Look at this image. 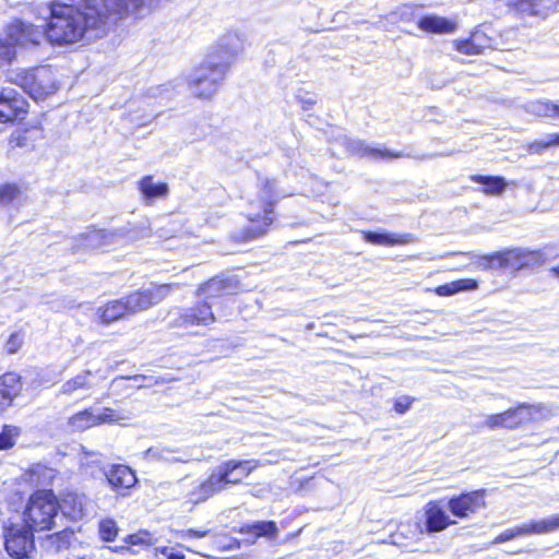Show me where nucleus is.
Instances as JSON below:
<instances>
[{
    "label": "nucleus",
    "mask_w": 559,
    "mask_h": 559,
    "mask_svg": "<svg viewBox=\"0 0 559 559\" xmlns=\"http://www.w3.org/2000/svg\"><path fill=\"white\" fill-rule=\"evenodd\" d=\"M160 0H53L45 26L47 40L67 46L105 36L128 13L159 4Z\"/></svg>",
    "instance_id": "obj_1"
},
{
    "label": "nucleus",
    "mask_w": 559,
    "mask_h": 559,
    "mask_svg": "<svg viewBox=\"0 0 559 559\" xmlns=\"http://www.w3.org/2000/svg\"><path fill=\"white\" fill-rule=\"evenodd\" d=\"M237 55V49L224 46L215 48L199 67L187 76L190 93L209 99L214 96Z\"/></svg>",
    "instance_id": "obj_2"
},
{
    "label": "nucleus",
    "mask_w": 559,
    "mask_h": 559,
    "mask_svg": "<svg viewBox=\"0 0 559 559\" xmlns=\"http://www.w3.org/2000/svg\"><path fill=\"white\" fill-rule=\"evenodd\" d=\"M280 199L274 179H259L257 194L249 200L246 209L249 226L236 238L245 241L264 235L274 222V206Z\"/></svg>",
    "instance_id": "obj_3"
},
{
    "label": "nucleus",
    "mask_w": 559,
    "mask_h": 559,
    "mask_svg": "<svg viewBox=\"0 0 559 559\" xmlns=\"http://www.w3.org/2000/svg\"><path fill=\"white\" fill-rule=\"evenodd\" d=\"M257 467L252 460H229L217 466L202 481H194L187 491V499L193 504L206 501L209 498L226 489L227 485H237Z\"/></svg>",
    "instance_id": "obj_4"
},
{
    "label": "nucleus",
    "mask_w": 559,
    "mask_h": 559,
    "mask_svg": "<svg viewBox=\"0 0 559 559\" xmlns=\"http://www.w3.org/2000/svg\"><path fill=\"white\" fill-rule=\"evenodd\" d=\"M58 511V500L51 491H37L29 498L23 522L35 532L51 530Z\"/></svg>",
    "instance_id": "obj_5"
},
{
    "label": "nucleus",
    "mask_w": 559,
    "mask_h": 559,
    "mask_svg": "<svg viewBox=\"0 0 559 559\" xmlns=\"http://www.w3.org/2000/svg\"><path fill=\"white\" fill-rule=\"evenodd\" d=\"M10 81L21 86L34 99H40L58 90L55 73L48 67L15 71Z\"/></svg>",
    "instance_id": "obj_6"
},
{
    "label": "nucleus",
    "mask_w": 559,
    "mask_h": 559,
    "mask_svg": "<svg viewBox=\"0 0 559 559\" xmlns=\"http://www.w3.org/2000/svg\"><path fill=\"white\" fill-rule=\"evenodd\" d=\"M170 289V285H160L154 290L133 293L122 299L112 300L104 306L102 314H130L146 311L153 304L160 301Z\"/></svg>",
    "instance_id": "obj_7"
},
{
    "label": "nucleus",
    "mask_w": 559,
    "mask_h": 559,
    "mask_svg": "<svg viewBox=\"0 0 559 559\" xmlns=\"http://www.w3.org/2000/svg\"><path fill=\"white\" fill-rule=\"evenodd\" d=\"M35 532L25 522L9 523L3 526L4 547L15 559H24L35 550Z\"/></svg>",
    "instance_id": "obj_8"
},
{
    "label": "nucleus",
    "mask_w": 559,
    "mask_h": 559,
    "mask_svg": "<svg viewBox=\"0 0 559 559\" xmlns=\"http://www.w3.org/2000/svg\"><path fill=\"white\" fill-rule=\"evenodd\" d=\"M542 406L521 404L515 408L499 414L487 416L484 426L495 430L498 428L513 429L532 419L535 411H540Z\"/></svg>",
    "instance_id": "obj_9"
},
{
    "label": "nucleus",
    "mask_w": 559,
    "mask_h": 559,
    "mask_svg": "<svg viewBox=\"0 0 559 559\" xmlns=\"http://www.w3.org/2000/svg\"><path fill=\"white\" fill-rule=\"evenodd\" d=\"M5 35L15 50L16 47L37 46L46 36L45 28L22 21L10 23L5 27Z\"/></svg>",
    "instance_id": "obj_10"
},
{
    "label": "nucleus",
    "mask_w": 559,
    "mask_h": 559,
    "mask_svg": "<svg viewBox=\"0 0 559 559\" xmlns=\"http://www.w3.org/2000/svg\"><path fill=\"white\" fill-rule=\"evenodd\" d=\"M485 490H474L452 497L448 501V509L452 515L466 519L485 508Z\"/></svg>",
    "instance_id": "obj_11"
},
{
    "label": "nucleus",
    "mask_w": 559,
    "mask_h": 559,
    "mask_svg": "<svg viewBox=\"0 0 559 559\" xmlns=\"http://www.w3.org/2000/svg\"><path fill=\"white\" fill-rule=\"evenodd\" d=\"M26 112V102L14 90L0 88V123L20 119Z\"/></svg>",
    "instance_id": "obj_12"
},
{
    "label": "nucleus",
    "mask_w": 559,
    "mask_h": 559,
    "mask_svg": "<svg viewBox=\"0 0 559 559\" xmlns=\"http://www.w3.org/2000/svg\"><path fill=\"white\" fill-rule=\"evenodd\" d=\"M103 477L106 478L109 487L121 496H126L127 490L132 488L138 481L135 473L123 464L107 466Z\"/></svg>",
    "instance_id": "obj_13"
},
{
    "label": "nucleus",
    "mask_w": 559,
    "mask_h": 559,
    "mask_svg": "<svg viewBox=\"0 0 559 559\" xmlns=\"http://www.w3.org/2000/svg\"><path fill=\"white\" fill-rule=\"evenodd\" d=\"M343 145L345 146L348 153L359 157H367L370 159H390L400 158L403 156L402 153H395L380 146L368 145L359 139L345 136L343 139Z\"/></svg>",
    "instance_id": "obj_14"
},
{
    "label": "nucleus",
    "mask_w": 559,
    "mask_h": 559,
    "mask_svg": "<svg viewBox=\"0 0 559 559\" xmlns=\"http://www.w3.org/2000/svg\"><path fill=\"white\" fill-rule=\"evenodd\" d=\"M91 500L84 495L74 491L66 492L58 509L62 514L73 521L82 520L88 515Z\"/></svg>",
    "instance_id": "obj_15"
},
{
    "label": "nucleus",
    "mask_w": 559,
    "mask_h": 559,
    "mask_svg": "<svg viewBox=\"0 0 559 559\" xmlns=\"http://www.w3.org/2000/svg\"><path fill=\"white\" fill-rule=\"evenodd\" d=\"M556 0H508L509 8L522 16L545 17L556 8Z\"/></svg>",
    "instance_id": "obj_16"
},
{
    "label": "nucleus",
    "mask_w": 559,
    "mask_h": 559,
    "mask_svg": "<svg viewBox=\"0 0 559 559\" xmlns=\"http://www.w3.org/2000/svg\"><path fill=\"white\" fill-rule=\"evenodd\" d=\"M22 391L21 377L14 372H8L0 377V414L12 406Z\"/></svg>",
    "instance_id": "obj_17"
},
{
    "label": "nucleus",
    "mask_w": 559,
    "mask_h": 559,
    "mask_svg": "<svg viewBox=\"0 0 559 559\" xmlns=\"http://www.w3.org/2000/svg\"><path fill=\"white\" fill-rule=\"evenodd\" d=\"M455 49L464 55H479L484 49L491 46V39L485 32L476 29L466 39H456L453 41Z\"/></svg>",
    "instance_id": "obj_18"
},
{
    "label": "nucleus",
    "mask_w": 559,
    "mask_h": 559,
    "mask_svg": "<svg viewBox=\"0 0 559 559\" xmlns=\"http://www.w3.org/2000/svg\"><path fill=\"white\" fill-rule=\"evenodd\" d=\"M490 259L492 262H497L500 267L520 270L527 266L533 261V253L522 251L520 249H513L497 253Z\"/></svg>",
    "instance_id": "obj_19"
},
{
    "label": "nucleus",
    "mask_w": 559,
    "mask_h": 559,
    "mask_svg": "<svg viewBox=\"0 0 559 559\" xmlns=\"http://www.w3.org/2000/svg\"><path fill=\"white\" fill-rule=\"evenodd\" d=\"M136 186L146 204L152 203L155 199H165L169 193L168 185L164 181L155 180L151 175L141 178Z\"/></svg>",
    "instance_id": "obj_20"
},
{
    "label": "nucleus",
    "mask_w": 559,
    "mask_h": 559,
    "mask_svg": "<svg viewBox=\"0 0 559 559\" xmlns=\"http://www.w3.org/2000/svg\"><path fill=\"white\" fill-rule=\"evenodd\" d=\"M146 457L154 462L167 464L187 463L191 455L183 449L168 447H153L146 451Z\"/></svg>",
    "instance_id": "obj_21"
},
{
    "label": "nucleus",
    "mask_w": 559,
    "mask_h": 559,
    "mask_svg": "<svg viewBox=\"0 0 559 559\" xmlns=\"http://www.w3.org/2000/svg\"><path fill=\"white\" fill-rule=\"evenodd\" d=\"M426 515V530L429 533L441 532L454 524L455 522L450 520L444 509L437 502H429L425 510Z\"/></svg>",
    "instance_id": "obj_22"
},
{
    "label": "nucleus",
    "mask_w": 559,
    "mask_h": 559,
    "mask_svg": "<svg viewBox=\"0 0 559 559\" xmlns=\"http://www.w3.org/2000/svg\"><path fill=\"white\" fill-rule=\"evenodd\" d=\"M362 236L367 242L380 246L403 245L412 241V236L409 234L396 235L386 233L362 231Z\"/></svg>",
    "instance_id": "obj_23"
},
{
    "label": "nucleus",
    "mask_w": 559,
    "mask_h": 559,
    "mask_svg": "<svg viewBox=\"0 0 559 559\" xmlns=\"http://www.w3.org/2000/svg\"><path fill=\"white\" fill-rule=\"evenodd\" d=\"M418 27L428 33H452L455 29V23L437 15H428L418 21Z\"/></svg>",
    "instance_id": "obj_24"
},
{
    "label": "nucleus",
    "mask_w": 559,
    "mask_h": 559,
    "mask_svg": "<svg viewBox=\"0 0 559 559\" xmlns=\"http://www.w3.org/2000/svg\"><path fill=\"white\" fill-rule=\"evenodd\" d=\"M118 235L114 231L91 230L83 237L84 248L105 249L112 245Z\"/></svg>",
    "instance_id": "obj_25"
},
{
    "label": "nucleus",
    "mask_w": 559,
    "mask_h": 559,
    "mask_svg": "<svg viewBox=\"0 0 559 559\" xmlns=\"http://www.w3.org/2000/svg\"><path fill=\"white\" fill-rule=\"evenodd\" d=\"M81 468L85 475L92 478H99L104 476L107 466L104 464L100 454L85 453L81 460Z\"/></svg>",
    "instance_id": "obj_26"
},
{
    "label": "nucleus",
    "mask_w": 559,
    "mask_h": 559,
    "mask_svg": "<svg viewBox=\"0 0 559 559\" xmlns=\"http://www.w3.org/2000/svg\"><path fill=\"white\" fill-rule=\"evenodd\" d=\"M230 283L221 277H214L205 283L199 290L200 297L213 299L229 294Z\"/></svg>",
    "instance_id": "obj_27"
},
{
    "label": "nucleus",
    "mask_w": 559,
    "mask_h": 559,
    "mask_svg": "<svg viewBox=\"0 0 559 559\" xmlns=\"http://www.w3.org/2000/svg\"><path fill=\"white\" fill-rule=\"evenodd\" d=\"M476 288L477 282L475 280L460 278L436 287L435 293L439 296H452L460 292L473 290Z\"/></svg>",
    "instance_id": "obj_28"
},
{
    "label": "nucleus",
    "mask_w": 559,
    "mask_h": 559,
    "mask_svg": "<svg viewBox=\"0 0 559 559\" xmlns=\"http://www.w3.org/2000/svg\"><path fill=\"white\" fill-rule=\"evenodd\" d=\"M472 180L474 182L483 185L484 188L481 191L485 194H490V195L502 194L508 186L507 181L502 177L475 175V176H472Z\"/></svg>",
    "instance_id": "obj_29"
},
{
    "label": "nucleus",
    "mask_w": 559,
    "mask_h": 559,
    "mask_svg": "<svg viewBox=\"0 0 559 559\" xmlns=\"http://www.w3.org/2000/svg\"><path fill=\"white\" fill-rule=\"evenodd\" d=\"M91 376L92 372L87 370L66 381L60 388V393L64 395H72L73 393L80 390H90L92 388V384L90 382Z\"/></svg>",
    "instance_id": "obj_30"
},
{
    "label": "nucleus",
    "mask_w": 559,
    "mask_h": 559,
    "mask_svg": "<svg viewBox=\"0 0 559 559\" xmlns=\"http://www.w3.org/2000/svg\"><path fill=\"white\" fill-rule=\"evenodd\" d=\"M242 533L252 534L254 542L257 538L265 536L273 537L277 533V526L274 521H258L242 528Z\"/></svg>",
    "instance_id": "obj_31"
},
{
    "label": "nucleus",
    "mask_w": 559,
    "mask_h": 559,
    "mask_svg": "<svg viewBox=\"0 0 559 559\" xmlns=\"http://www.w3.org/2000/svg\"><path fill=\"white\" fill-rule=\"evenodd\" d=\"M526 112L540 118H552L554 117V102L550 99L542 98L527 102L524 105Z\"/></svg>",
    "instance_id": "obj_32"
},
{
    "label": "nucleus",
    "mask_w": 559,
    "mask_h": 559,
    "mask_svg": "<svg viewBox=\"0 0 559 559\" xmlns=\"http://www.w3.org/2000/svg\"><path fill=\"white\" fill-rule=\"evenodd\" d=\"M69 425L78 431L86 430L91 427L97 426V420L95 419L94 412L90 409L81 411L74 414L69 419Z\"/></svg>",
    "instance_id": "obj_33"
},
{
    "label": "nucleus",
    "mask_w": 559,
    "mask_h": 559,
    "mask_svg": "<svg viewBox=\"0 0 559 559\" xmlns=\"http://www.w3.org/2000/svg\"><path fill=\"white\" fill-rule=\"evenodd\" d=\"M533 530L532 521L521 526L506 530L493 539V544H502L519 536L535 535Z\"/></svg>",
    "instance_id": "obj_34"
},
{
    "label": "nucleus",
    "mask_w": 559,
    "mask_h": 559,
    "mask_svg": "<svg viewBox=\"0 0 559 559\" xmlns=\"http://www.w3.org/2000/svg\"><path fill=\"white\" fill-rule=\"evenodd\" d=\"M73 536V531L64 528L55 534H50L47 537V543L49 544V547L52 548L55 551H60L70 546Z\"/></svg>",
    "instance_id": "obj_35"
},
{
    "label": "nucleus",
    "mask_w": 559,
    "mask_h": 559,
    "mask_svg": "<svg viewBox=\"0 0 559 559\" xmlns=\"http://www.w3.org/2000/svg\"><path fill=\"white\" fill-rule=\"evenodd\" d=\"M559 146L558 133H549L544 138L535 140L527 145V151L532 154H539L550 147Z\"/></svg>",
    "instance_id": "obj_36"
},
{
    "label": "nucleus",
    "mask_w": 559,
    "mask_h": 559,
    "mask_svg": "<svg viewBox=\"0 0 559 559\" xmlns=\"http://www.w3.org/2000/svg\"><path fill=\"white\" fill-rule=\"evenodd\" d=\"M535 535H544L559 530V513L548 518L532 521Z\"/></svg>",
    "instance_id": "obj_37"
},
{
    "label": "nucleus",
    "mask_w": 559,
    "mask_h": 559,
    "mask_svg": "<svg viewBox=\"0 0 559 559\" xmlns=\"http://www.w3.org/2000/svg\"><path fill=\"white\" fill-rule=\"evenodd\" d=\"M22 193L20 189L12 183L0 186V204L10 205L13 202L21 203Z\"/></svg>",
    "instance_id": "obj_38"
},
{
    "label": "nucleus",
    "mask_w": 559,
    "mask_h": 559,
    "mask_svg": "<svg viewBox=\"0 0 559 559\" xmlns=\"http://www.w3.org/2000/svg\"><path fill=\"white\" fill-rule=\"evenodd\" d=\"M118 525L112 519H104L99 522L98 532L104 542H112L118 534Z\"/></svg>",
    "instance_id": "obj_39"
},
{
    "label": "nucleus",
    "mask_w": 559,
    "mask_h": 559,
    "mask_svg": "<svg viewBox=\"0 0 559 559\" xmlns=\"http://www.w3.org/2000/svg\"><path fill=\"white\" fill-rule=\"evenodd\" d=\"M20 435V429L14 426L5 425L0 432V450H9L15 444V439Z\"/></svg>",
    "instance_id": "obj_40"
},
{
    "label": "nucleus",
    "mask_w": 559,
    "mask_h": 559,
    "mask_svg": "<svg viewBox=\"0 0 559 559\" xmlns=\"http://www.w3.org/2000/svg\"><path fill=\"white\" fill-rule=\"evenodd\" d=\"M16 57V50L12 43L5 38H0V67L10 64Z\"/></svg>",
    "instance_id": "obj_41"
},
{
    "label": "nucleus",
    "mask_w": 559,
    "mask_h": 559,
    "mask_svg": "<svg viewBox=\"0 0 559 559\" xmlns=\"http://www.w3.org/2000/svg\"><path fill=\"white\" fill-rule=\"evenodd\" d=\"M94 415L97 420V426L102 424H115L124 419V416H122L118 411L109 407H105L96 413L94 412Z\"/></svg>",
    "instance_id": "obj_42"
},
{
    "label": "nucleus",
    "mask_w": 559,
    "mask_h": 559,
    "mask_svg": "<svg viewBox=\"0 0 559 559\" xmlns=\"http://www.w3.org/2000/svg\"><path fill=\"white\" fill-rule=\"evenodd\" d=\"M126 542L130 546H150L154 544V538L150 532L139 531L138 533L128 535Z\"/></svg>",
    "instance_id": "obj_43"
},
{
    "label": "nucleus",
    "mask_w": 559,
    "mask_h": 559,
    "mask_svg": "<svg viewBox=\"0 0 559 559\" xmlns=\"http://www.w3.org/2000/svg\"><path fill=\"white\" fill-rule=\"evenodd\" d=\"M24 343V334L21 331L13 332L5 342L4 348L8 354H15Z\"/></svg>",
    "instance_id": "obj_44"
},
{
    "label": "nucleus",
    "mask_w": 559,
    "mask_h": 559,
    "mask_svg": "<svg viewBox=\"0 0 559 559\" xmlns=\"http://www.w3.org/2000/svg\"><path fill=\"white\" fill-rule=\"evenodd\" d=\"M413 13H414V10L411 5H402L396 11L394 12H391L389 14V17L391 19V21L395 22L397 19L400 21H405V22H408L412 20L413 17Z\"/></svg>",
    "instance_id": "obj_45"
},
{
    "label": "nucleus",
    "mask_w": 559,
    "mask_h": 559,
    "mask_svg": "<svg viewBox=\"0 0 559 559\" xmlns=\"http://www.w3.org/2000/svg\"><path fill=\"white\" fill-rule=\"evenodd\" d=\"M414 399L403 395L400 396L394 403V411L399 414H405L413 403Z\"/></svg>",
    "instance_id": "obj_46"
},
{
    "label": "nucleus",
    "mask_w": 559,
    "mask_h": 559,
    "mask_svg": "<svg viewBox=\"0 0 559 559\" xmlns=\"http://www.w3.org/2000/svg\"><path fill=\"white\" fill-rule=\"evenodd\" d=\"M9 144L11 147H23L27 145V134L24 131H16L10 136Z\"/></svg>",
    "instance_id": "obj_47"
},
{
    "label": "nucleus",
    "mask_w": 559,
    "mask_h": 559,
    "mask_svg": "<svg viewBox=\"0 0 559 559\" xmlns=\"http://www.w3.org/2000/svg\"><path fill=\"white\" fill-rule=\"evenodd\" d=\"M162 555L166 559H185V555L181 552H177L174 548L170 547H159L155 548V556Z\"/></svg>",
    "instance_id": "obj_48"
},
{
    "label": "nucleus",
    "mask_w": 559,
    "mask_h": 559,
    "mask_svg": "<svg viewBox=\"0 0 559 559\" xmlns=\"http://www.w3.org/2000/svg\"><path fill=\"white\" fill-rule=\"evenodd\" d=\"M209 532H210L209 530L189 528V530L181 531L179 533V536L182 539H186V538H203V537H205L209 534Z\"/></svg>",
    "instance_id": "obj_49"
},
{
    "label": "nucleus",
    "mask_w": 559,
    "mask_h": 559,
    "mask_svg": "<svg viewBox=\"0 0 559 559\" xmlns=\"http://www.w3.org/2000/svg\"><path fill=\"white\" fill-rule=\"evenodd\" d=\"M191 319V323H194V321L197 322V324H200L201 322L204 323V324H207L210 322H214L215 320V317L214 316H211V317H189Z\"/></svg>",
    "instance_id": "obj_50"
},
{
    "label": "nucleus",
    "mask_w": 559,
    "mask_h": 559,
    "mask_svg": "<svg viewBox=\"0 0 559 559\" xmlns=\"http://www.w3.org/2000/svg\"><path fill=\"white\" fill-rule=\"evenodd\" d=\"M123 379H124L123 377L116 378L112 380V383L117 382L118 380H123ZM126 379H133L134 381H139V380L145 379V377L143 374H136L134 377H127Z\"/></svg>",
    "instance_id": "obj_51"
},
{
    "label": "nucleus",
    "mask_w": 559,
    "mask_h": 559,
    "mask_svg": "<svg viewBox=\"0 0 559 559\" xmlns=\"http://www.w3.org/2000/svg\"><path fill=\"white\" fill-rule=\"evenodd\" d=\"M102 319V322L104 324H109L111 321H115L117 319H119L120 317L118 316H115V317H111L110 319L108 317H99Z\"/></svg>",
    "instance_id": "obj_52"
},
{
    "label": "nucleus",
    "mask_w": 559,
    "mask_h": 559,
    "mask_svg": "<svg viewBox=\"0 0 559 559\" xmlns=\"http://www.w3.org/2000/svg\"><path fill=\"white\" fill-rule=\"evenodd\" d=\"M552 111H555L552 118H559V102L558 103L554 102V110Z\"/></svg>",
    "instance_id": "obj_53"
},
{
    "label": "nucleus",
    "mask_w": 559,
    "mask_h": 559,
    "mask_svg": "<svg viewBox=\"0 0 559 559\" xmlns=\"http://www.w3.org/2000/svg\"><path fill=\"white\" fill-rule=\"evenodd\" d=\"M550 273L559 277V265L551 267Z\"/></svg>",
    "instance_id": "obj_54"
}]
</instances>
